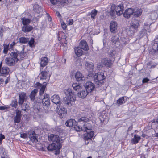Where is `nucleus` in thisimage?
<instances>
[{"mask_svg": "<svg viewBox=\"0 0 158 158\" xmlns=\"http://www.w3.org/2000/svg\"><path fill=\"white\" fill-rule=\"evenodd\" d=\"M48 140L49 141H51L54 142L56 144H61L62 143V139L58 135H55L54 134H50L48 136Z\"/></svg>", "mask_w": 158, "mask_h": 158, "instance_id": "7", "label": "nucleus"}, {"mask_svg": "<svg viewBox=\"0 0 158 158\" xmlns=\"http://www.w3.org/2000/svg\"><path fill=\"white\" fill-rule=\"evenodd\" d=\"M93 81L96 85V88L101 86L104 83V80L106 78L103 73H98L95 75L91 73L88 74V77H92Z\"/></svg>", "mask_w": 158, "mask_h": 158, "instance_id": "1", "label": "nucleus"}, {"mask_svg": "<svg viewBox=\"0 0 158 158\" xmlns=\"http://www.w3.org/2000/svg\"><path fill=\"white\" fill-rule=\"evenodd\" d=\"M61 147V144H56V143H53L51 144H49L47 147V149L49 151H52L56 150V149H60Z\"/></svg>", "mask_w": 158, "mask_h": 158, "instance_id": "12", "label": "nucleus"}, {"mask_svg": "<svg viewBox=\"0 0 158 158\" xmlns=\"http://www.w3.org/2000/svg\"><path fill=\"white\" fill-rule=\"evenodd\" d=\"M125 103L124 98L123 97H122L119 98L116 101L117 105L118 106L122 105Z\"/></svg>", "mask_w": 158, "mask_h": 158, "instance_id": "40", "label": "nucleus"}, {"mask_svg": "<svg viewBox=\"0 0 158 158\" xmlns=\"http://www.w3.org/2000/svg\"><path fill=\"white\" fill-rule=\"evenodd\" d=\"M39 76L40 80H46L48 77V73L46 71H42Z\"/></svg>", "mask_w": 158, "mask_h": 158, "instance_id": "35", "label": "nucleus"}, {"mask_svg": "<svg viewBox=\"0 0 158 158\" xmlns=\"http://www.w3.org/2000/svg\"><path fill=\"white\" fill-rule=\"evenodd\" d=\"M73 19H69L67 20V23L68 25H71L73 24Z\"/></svg>", "mask_w": 158, "mask_h": 158, "instance_id": "53", "label": "nucleus"}, {"mask_svg": "<svg viewBox=\"0 0 158 158\" xmlns=\"http://www.w3.org/2000/svg\"><path fill=\"white\" fill-rule=\"evenodd\" d=\"M98 13V11L95 9L92 10L90 13L91 17L93 19H95V17L97 15Z\"/></svg>", "mask_w": 158, "mask_h": 158, "instance_id": "42", "label": "nucleus"}, {"mask_svg": "<svg viewBox=\"0 0 158 158\" xmlns=\"http://www.w3.org/2000/svg\"><path fill=\"white\" fill-rule=\"evenodd\" d=\"M110 31L111 32L115 33L117 31V24L115 21H112L110 24Z\"/></svg>", "mask_w": 158, "mask_h": 158, "instance_id": "20", "label": "nucleus"}, {"mask_svg": "<svg viewBox=\"0 0 158 158\" xmlns=\"http://www.w3.org/2000/svg\"><path fill=\"white\" fill-rule=\"evenodd\" d=\"M10 55L14 60H15L16 59H19L17 58L18 56H19L17 52H12L10 53Z\"/></svg>", "mask_w": 158, "mask_h": 158, "instance_id": "43", "label": "nucleus"}, {"mask_svg": "<svg viewBox=\"0 0 158 158\" xmlns=\"http://www.w3.org/2000/svg\"><path fill=\"white\" fill-rule=\"evenodd\" d=\"M150 54L152 55H155L157 53V51L155 49H153L150 51Z\"/></svg>", "mask_w": 158, "mask_h": 158, "instance_id": "54", "label": "nucleus"}, {"mask_svg": "<svg viewBox=\"0 0 158 158\" xmlns=\"http://www.w3.org/2000/svg\"><path fill=\"white\" fill-rule=\"evenodd\" d=\"M55 152V154L56 155H57L59 154L60 152V149H56Z\"/></svg>", "mask_w": 158, "mask_h": 158, "instance_id": "62", "label": "nucleus"}, {"mask_svg": "<svg viewBox=\"0 0 158 158\" xmlns=\"http://www.w3.org/2000/svg\"><path fill=\"white\" fill-rule=\"evenodd\" d=\"M80 47L84 50L88 51L89 49V47L87 42L84 40L81 41L79 44Z\"/></svg>", "mask_w": 158, "mask_h": 158, "instance_id": "21", "label": "nucleus"}, {"mask_svg": "<svg viewBox=\"0 0 158 158\" xmlns=\"http://www.w3.org/2000/svg\"><path fill=\"white\" fill-rule=\"evenodd\" d=\"M123 4H119L115 7V10L118 15L120 16L123 14Z\"/></svg>", "mask_w": 158, "mask_h": 158, "instance_id": "15", "label": "nucleus"}, {"mask_svg": "<svg viewBox=\"0 0 158 158\" xmlns=\"http://www.w3.org/2000/svg\"><path fill=\"white\" fill-rule=\"evenodd\" d=\"M56 112L60 117L63 118L65 117L66 114V110L63 107L57 106L56 109Z\"/></svg>", "mask_w": 158, "mask_h": 158, "instance_id": "9", "label": "nucleus"}, {"mask_svg": "<svg viewBox=\"0 0 158 158\" xmlns=\"http://www.w3.org/2000/svg\"><path fill=\"white\" fill-rule=\"evenodd\" d=\"M75 77L76 81L78 82L84 81L85 78L84 76L79 71H78L75 73Z\"/></svg>", "mask_w": 158, "mask_h": 158, "instance_id": "16", "label": "nucleus"}, {"mask_svg": "<svg viewBox=\"0 0 158 158\" xmlns=\"http://www.w3.org/2000/svg\"><path fill=\"white\" fill-rule=\"evenodd\" d=\"M88 93H89L85 90H81L77 93V96L80 98H84L86 97Z\"/></svg>", "mask_w": 158, "mask_h": 158, "instance_id": "28", "label": "nucleus"}, {"mask_svg": "<svg viewBox=\"0 0 158 158\" xmlns=\"http://www.w3.org/2000/svg\"><path fill=\"white\" fill-rule=\"evenodd\" d=\"M33 10L35 12L38 14L41 13L43 11L41 6L36 4H35L34 5Z\"/></svg>", "mask_w": 158, "mask_h": 158, "instance_id": "31", "label": "nucleus"}, {"mask_svg": "<svg viewBox=\"0 0 158 158\" xmlns=\"http://www.w3.org/2000/svg\"><path fill=\"white\" fill-rule=\"evenodd\" d=\"M114 5H112L111 6V9L110 11V14L111 16L114 17L115 15L116 11L114 9Z\"/></svg>", "mask_w": 158, "mask_h": 158, "instance_id": "46", "label": "nucleus"}, {"mask_svg": "<svg viewBox=\"0 0 158 158\" xmlns=\"http://www.w3.org/2000/svg\"><path fill=\"white\" fill-rule=\"evenodd\" d=\"M27 135H29V138L33 143H36L38 141L36 134L34 131L32 130L31 128L27 131Z\"/></svg>", "mask_w": 158, "mask_h": 158, "instance_id": "8", "label": "nucleus"}, {"mask_svg": "<svg viewBox=\"0 0 158 158\" xmlns=\"http://www.w3.org/2000/svg\"><path fill=\"white\" fill-rule=\"evenodd\" d=\"M9 69L6 67H2L1 69H0V75L5 76L8 74L9 72Z\"/></svg>", "mask_w": 158, "mask_h": 158, "instance_id": "25", "label": "nucleus"}, {"mask_svg": "<svg viewBox=\"0 0 158 158\" xmlns=\"http://www.w3.org/2000/svg\"><path fill=\"white\" fill-rule=\"evenodd\" d=\"M48 63V58L47 57H42L41 59L40 65L42 67H44Z\"/></svg>", "mask_w": 158, "mask_h": 158, "instance_id": "38", "label": "nucleus"}, {"mask_svg": "<svg viewBox=\"0 0 158 158\" xmlns=\"http://www.w3.org/2000/svg\"><path fill=\"white\" fill-rule=\"evenodd\" d=\"M153 49H156L158 50V38L155 39L154 40V44L152 46Z\"/></svg>", "mask_w": 158, "mask_h": 158, "instance_id": "44", "label": "nucleus"}, {"mask_svg": "<svg viewBox=\"0 0 158 158\" xmlns=\"http://www.w3.org/2000/svg\"><path fill=\"white\" fill-rule=\"evenodd\" d=\"M17 102L16 100L13 101L10 104L12 107L16 108L17 106Z\"/></svg>", "mask_w": 158, "mask_h": 158, "instance_id": "52", "label": "nucleus"}, {"mask_svg": "<svg viewBox=\"0 0 158 158\" xmlns=\"http://www.w3.org/2000/svg\"><path fill=\"white\" fill-rule=\"evenodd\" d=\"M74 128L75 130L77 131H83V127L82 126H76L74 127Z\"/></svg>", "mask_w": 158, "mask_h": 158, "instance_id": "48", "label": "nucleus"}, {"mask_svg": "<svg viewBox=\"0 0 158 158\" xmlns=\"http://www.w3.org/2000/svg\"><path fill=\"white\" fill-rule=\"evenodd\" d=\"M149 79L147 78H144L142 80V83H147L149 81Z\"/></svg>", "mask_w": 158, "mask_h": 158, "instance_id": "58", "label": "nucleus"}, {"mask_svg": "<svg viewBox=\"0 0 158 158\" xmlns=\"http://www.w3.org/2000/svg\"><path fill=\"white\" fill-rule=\"evenodd\" d=\"M134 13L133 15L135 17H138L141 15L142 10L137 7H135L133 9Z\"/></svg>", "mask_w": 158, "mask_h": 158, "instance_id": "30", "label": "nucleus"}, {"mask_svg": "<svg viewBox=\"0 0 158 158\" xmlns=\"http://www.w3.org/2000/svg\"><path fill=\"white\" fill-rule=\"evenodd\" d=\"M69 0H60V3L61 4H67L68 3Z\"/></svg>", "mask_w": 158, "mask_h": 158, "instance_id": "55", "label": "nucleus"}, {"mask_svg": "<svg viewBox=\"0 0 158 158\" xmlns=\"http://www.w3.org/2000/svg\"><path fill=\"white\" fill-rule=\"evenodd\" d=\"M28 44L29 46L32 47L35 46L34 44V39L33 38H31L30 40L28 41Z\"/></svg>", "mask_w": 158, "mask_h": 158, "instance_id": "45", "label": "nucleus"}, {"mask_svg": "<svg viewBox=\"0 0 158 158\" xmlns=\"http://www.w3.org/2000/svg\"><path fill=\"white\" fill-rule=\"evenodd\" d=\"M22 110L26 111V110L28 108V105L27 104L25 103L22 104Z\"/></svg>", "mask_w": 158, "mask_h": 158, "instance_id": "49", "label": "nucleus"}, {"mask_svg": "<svg viewBox=\"0 0 158 158\" xmlns=\"http://www.w3.org/2000/svg\"><path fill=\"white\" fill-rule=\"evenodd\" d=\"M9 44L8 45L6 44H3L4 50L3 52L4 53L6 54L7 53L8 50Z\"/></svg>", "mask_w": 158, "mask_h": 158, "instance_id": "47", "label": "nucleus"}, {"mask_svg": "<svg viewBox=\"0 0 158 158\" xmlns=\"http://www.w3.org/2000/svg\"><path fill=\"white\" fill-rule=\"evenodd\" d=\"M21 20H22V24L23 25H28L31 21V19L25 17L22 18Z\"/></svg>", "mask_w": 158, "mask_h": 158, "instance_id": "36", "label": "nucleus"}, {"mask_svg": "<svg viewBox=\"0 0 158 158\" xmlns=\"http://www.w3.org/2000/svg\"><path fill=\"white\" fill-rule=\"evenodd\" d=\"M100 61L101 62L99 63L97 65L98 67L100 68L104 66L110 67L112 64L111 60L107 57L101 58Z\"/></svg>", "mask_w": 158, "mask_h": 158, "instance_id": "4", "label": "nucleus"}, {"mask_svg": "<svg viewBox=\"0 0 158 158\" xmlns=\"http://www.w3.org/2000/svg\"><path fill=\"white\" fill-rule=\"evenodd\" d=\"M89 122V119L86 117H79L77 118V123L79 124H82L83 125L84 123H86L87 122Z\"/></svg>", "mask_w": 158, "mask_h": 158, "instance_id": "17", "label": "nucleus"}, {"mask_svg": "<svg viewBox=\"0 0 158 158\" xmlns=\"http://www.w3.org/2000/svg\"><path fill=\"white\" fill-rule=\"evenodd\" d=\"M38 92L37 89H35L31 91L29 94V98L34 103H37L38 102V100H36L37 98L35 97L36 96Z\"/></svg>", "mask_w": 158, "mask_h": 158, "instance_id": "10", "label": "nucleus"}, {"mask_svg": "<svg viewBox=\"0 0 158 158\" xmlns=\"http://www.w3.org/2000/svg\"><path fill=\"white\" fill-rule=\"evenodd\" d=\"M42 102L44 106H48L50 104V97L48 94L45 93L43 96V98L42 99L41 98L40 100H38V104Z\"/></svg>", "mask_w": 158, "mask_h": 158, "instance_id": "6", "label": "nucleus"}, {"mask_svg": "<svg viewBox=\"0 0 158 158\" xmlns=\"http://www.w3.org/2000/svg\"><path fill=\"white\" fill-rule=\"evenodd\" d=\"M16 114L14 119V123L15 124L16 123H19L20 122L22 116L21 112L19 110H16Z\"/></svg>", "mask_w": 158, "mask_h": 158, "instance_id": "23", "label": "nucleus"}, {"mask_svg": "<svg viewBox=\"0 0 158 158\" xmlns=\"http://www.w3.org/2000/svg\"><path fill=\"white\" fill-rule=\"evenodd\" d=\"M15 42H13L12 43H11L10 46V48H12L15 45Z\"/></svg>", "mask_w": 158, "mask_h": 158, "instance_id": "63", "label": "nucleus"}, {"mask_svg": "<svg viewBox=\"0 0 158 158\" xmlns=\"http://www.w3.org/2000/svg\"><path fill=\"white\" fill-rule=\"evenodd\" d=\"M51 99L53 103L58 105L57 106L60 105L61 102L60 101V98L58 95H54L51 97Z\"/></svg>", "mask_w": 158, "mask_h": 158, "instance_id": "14", "label": "nucleus"}, {"mask_svg": "<svg viewBox=\"0 0 158 158\" xmlns=\"http://www.w3.org/2000/svg\"><path fill=\"white\" fill-rule=\"evenodd\" d=\"M77 122L74 119H70L67 120L65 123L66 126L69 127H71L76 124Z\"/></svg>", "mask_w": 158, "mask_h": 158, "instance_id": "27", "label": "nucleus"}, {"mask_svg": "<svg viewBox=\"0 0 158 158\" xmlns=\"http://www.w3.org/2000/svg\"><path fill=\"white\" fill-rule=\"evenodd\" d=\"M19 40L20 43L26 44L28 42L29 39L27 37H22L19 39Z\"/></svg>", "mask_w": 158, "mask_h": 158, "instance_id": "41", "label": "nucleus"}, {"mask_svg": "<svg viewBox=\"0 0 158 158\" xmlns=\"http://www.w3.org/2000/svg\"><path fill=\"white\" fill-rule=\"evenodd\" d=\"M8 107L6 106H0V110H7Z\"/></svg>", "mask_w": 158, "mask_h": 158, "instance_id": "61", "label": "nucleus"}, {"mask_svg": "<svg viewBox=\"0 0 158 158\" xmlns=\"http://www.w3.org/2000/svg\"><path fill=\"white\" fill-rule=\"evenodd\" d=\"M76 55L78 57L81 56L83 54V51L79 47H77L74 48Z\"/></svg>", "mask_w": 158, "mask_h": 158, "instance_id": "34", "label": "nucleus"}, {"mask_svg": "<svg viewBox=\"0 0 158 158\" xmlns=\"http://www.w3.org/2000/svg\"><path fill=\"white\" fill-rule=\"evenodd\" d=\"M32 26L29 25H24L22 27V31L24 32H30L33 29Z\"/></svg>", "mask_w": 158, "mask_h": 158, "instance_id": "32", "label": "nucleus"}, {"mask_svg": "<svg viewBox=\"0 0 158 158\" xmlns=\"http://www.w3.org/2000/svg\"><path fill=\"white\" fill-rule=\"evenodd\" d=\"M51 3L53 5H56V4L58 0H49Z\"/></svg>", "mask_w": 158, "mask_h": 158, "instance_id": "57", "label": "nucleus"}, {"mask_svg": "<svg viewBox=\"0 0 158 158\" xmlns=\"http://www.w3.org/2000/svg\"><path fill=\"white\" fill-rule=\"evenodd\" d=\"M62 34H63L61 37V39L62 40H66L67 36L65 35V33H62Z\"/></svg>", "mask_w": 158, "mask_h": 158, "instance_id": "60", "label": "nucleus"}, {"mask_svg": "<svg viewBox=\"0 0 158 158\" xmlns=\"http://www.w3.org/2000/svg\"><path fill=\"white\" fill-rule=\"evenodd\" d=\"M141 139L140 137L137 135H134V137L132 139V141L133 144H136L138 143Z\"/></svg>", "mask_w": 158, "mask_h": 158, "instance_id": "37", "label": "nucleus"}, {"mask_svg": "<svg viewBox=\"0 0 158 158\" xmlns=\"http://www.w3.org/2000/svg\"><path fill=\"white\" fill-rule=\"evenodd\" d=\"M62 27L64 29H65L66 28V25L65 24H62Z\"/></svg>", "mask_w": 158, "mask_h": 158, "instance_id": "64", "label": "nucleus"}, {"mask_svg": "<svg viewBox=\"0 0 158 158\" xmlns=\"http://www.w3.org/2000/svg\"><path fill=\"white\" fill-rule=\"evenodd\" d=\"M72 86L74 90L77 92L81 90L83 87L82 86L80 85L77 83H73Z\"/></svg>", "mask_w": 158, "mask_h": 158, "instance_id": "33", "label": "nucleus"}, {"mask_svg": "<svg viewBox=\"0 0 158 158\" xmlns=\"http://www.w3.org/2000/svg\"><path fill=\"white\" fill-rule=\"evenodd\" d=\"M19 94L18 103L19 105H20L23 104L26 97V94L24 92H21L19 93Z\"/></svg>", "mask_w": 158, "mask_h": 158, "instance_id": "22", "label": "nucleus"}, {"mask_svg": "<svg viewBox=\"0 0 158 158\" xmlns=\"http://www.w3.org/2000/svg\"><path fill=\"white\" fill-rule=\"evenodd\" d=\"M46 87V84L43 85L39 82H36L34 84V87L36 89H40L39 92V99L42 97L43 94L44 95V92Z\"/></svg>", "mask_w": 158, "mask_h": 158, "instance_id": "5", "label": "nucleus"}, {"mask_svg": "<svg viewBox=\"0 0 158 158\" xmlns=\"http://www.w3.org/2000/svg\"><path fill=\"white\" fill-rule=\"evenodd\" d=\"M115 53V52L112 49L110 50L108 53V54L109 55V56L110 57L114 56Z\"/></svg>", "mask_w": 158, "mask_h": 158, "instance_id": "51", "label": "nucleus"}, {"mask_svg": "<svg viewBox=\"0 0 158 158\" xmlns=\"http://www.w3.org/2000/svg\"><path fill=\"white\" fill-rule=\"evenodd\" d=\"M111 40L113 43L115 44L116 42L119 41V36L118 35L112 36L111 38Z\"/></svg>", "mask_w": 158, "mask_h": 158, "instance_id": "39", "label": "nucleus"}, {"mask_svg": "<svg viewBox=\"0 0 158 158\" xmlns=\"http://www.w3.org/2000/svg\"><path fill=\"white\" fill-rule=\"evenodd\" d=\"M89 122L84 123L82 125L83 131L85 132L87 131H91L93 127L92 125Z\"/></svg>", "mask_w": 158, "mask_h": 158, "instance_id": "19", "label": "nucleus"}, {"mask_svg": "<svg viewBox=\"0 0 158 158\" xmlns=\"http://www.w3.org/2000/svg\"><path fill=\"white\" fill-rule=\"evenodd\" d=\"M139 26V21L137 20H132L130 23V26L127 29V34L131 36L134 34L135 31Z\"/></svg>", "mask_w": 158, "mask_h": 158, "instance_id": "3", "label": "nucleus"}, {"mask_svg": "<svg viewBox=\"0 0 158 158\" xmlns=\"http://www.w3.org/2000/svg\"><path fill=\"white\" fill-rule=\"evenodd\" d=\"M66 40L64 41V44H62L61 46V48L63 49L64 50H66L67 49V42Z\"/></svg>", "mask_w": 158, "mask_h": 158, "instance_id": "50", "label": "nucleus"}, {"mask_svg": "<svg viewBox=\"0 0 158 158\" xmlns=\"http://www.w3.org/2000/svg\"><path fill=\"white\" fill-rule=\"evenodd\" d=\"M84 86L85 88V90H87L89 93L95 89H96L95 87L94 84L91 82H87L84 85Z\"/></svg>", "mask_w": 158, "mask_h": 158, "instance_id": "11", "label": "nucleus"}, {"mask_svg": "<svg viewBox=\"0 0 158 158\" xmlns=\"http://www.w3.org/2000/svg\"><path fill=\"white\" fill-rule=\"evenodd\" d=\"M19 48H21L22 50L21 51H17L18 56L21 58H24L26 56V53L24 52L25 47L23 45H22L19 47Z\"/></svg>", "mask_w": 158, "mask_h": 158, "instance_id": "29", "label": "nucleus"}, {"mask_svg": "<svg viewBox=\"0 0 158 158\" xmlns=\"http://www.w3.org/2000/svg\"><path fill=\"white\" fill-rule=\"evenodd\" d=\"M85 69L88 71H90V73L93 71L94 69L93 63L92 62H89L86 61L85 63Z\"/></svg>", "mask_w": 158, "mask_h": 158, "instance_id": "26", "label": "nucleus"}, {"mask_svg": "<svg viewBox=\"0 0 158 158\" xmlns=\"http://www.w3.org/2000/svg\"><path fill=\"white\" fill-rule=\"evenodd\" d=\"M86 132V133L84 134V135L85 139L88 140L92 139L94 135V131H87Z\"/></svg>", "mask_w": 158, "mask_h": 158, "instance_id": "24", "label": "nucleus"}, {"mask_svg": "<svg viewBox=\"0 0 158 158\" xmlns=\"http://www.w3.org/2000/svg\"><path fill=\"white\" fill-rule=\"evenodd\" d=\"M133 9L129 8L125 10L123 13V16L125 18L128 19L132 15H133Z\"/></svg>", "mask_w": 158, "mask_h": 158, "instance_id": "18", "label": "nucleus"}, {"mask_svg": "<svg viewBox=\"0 0 158 158\" xmlns=\"http://www.w3.org/2000/svg\"><path fill=\"white\" fill-rule=\"evenodd\" d=\"M19 60V59H16L14 60L13 58L11 57L7 58L5 59V61L6 63L9 66H13L15 64V62H17Z\"/></svg>", "mask_w": 158, "mask_h": 158, "instance_id": "13", "label": "nucleus"}, {"mask_svg": "<svg viewBox=\"0 0 158 158\" xmlns=\"http://www.w3.org/2000/svg\"><path fill=\"white\" fill-rule=\"evenodd\" d=\"M64 93L68 97H65L64 98V104L69 106L71 105V101H74L76 100V96L74 92L70 88L65 89Z\"/></svg>", "mask_w": 158, "mask_h": 158, "instance_id": "2", "label": "nucleus"}, {"mask_svg": "<svg viewBox=\"0 0 158 158\" xmlns=\"http://www.w3.org/2000/svg\"><path fill=\"white\" fill-rule=\"evenodd\" d=\"M27 133L20 134V137L21 138L26 139L27 138Z\"/></svg>", "mask_w": 158, "mask_h": 158, "instance_id": "56", "label": "nucleus"}, {"mask_svg": "<svg viewBox=\"0 0 158 158\" xmlns=\"http://www.w3.org/2000/svg\"><path fill=\"white\" fill-rule=\"evenodd\" d=\"M3 29L2 28H0V36L2 37L3 36Z\"/></svg>", "mask_w": 158, "mask_h": 158, "instance_id": "59", "label": "nucleus"}]
</instances>
